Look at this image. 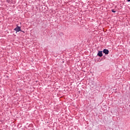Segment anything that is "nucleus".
Returning a JSON list of instances; mask_svg holds the SVG:
<instances>
[{
	"mask_svg": "<svg viewBox=\"0 0 130 130\" xmlns=\"http://www.w3.org/2000/svg\"><path fill=\"white\" fill-rule=\"evenodd\" d=\"M14 31H16V32H20V31H21V27L17 25V27L14 28Z\"/></svg>",
	"mask_w": 130,
	"mask_h": 130,
	"instance_id": "obj_1",
	"label": "nucleus"
},
{
	"mask_svg": "<svg viewBox=\"0 0 130 130\" xmlns=\"http://www.w3.org/2000/svg\"><path fill=\"white\" fill-rule=\"evenodd\" d=\"M102 51H99L98 53V56H100V57H102L103 56V54L102 53Z\"/></svg>",
	"mask_w": 130,
	"mask_h": 130,
	"instance_id": "obj_2",
	"label": "nucleus"
},
{
	"mask_svg": "<svg viewBox=\"0 0 130 130\" xmlns=\"http://www.w3.org/2000/svg\"><path fill=\"white\" fill-rule=\"evenodd\" d=\"M103 53H105V54L107 55L108 53H109V50L107 49H104L103 51Z\"/></svg>",
	"mask_w": 130,
	"mask_h": 130,
	"instance_id": "obj_3",
	"label": "nucleus"
},
{
	"mask_svg": "<svg viewBox=\"0 0 130 130\" xmlns=\"http://www.w3.org/2000/svg\"><path fill=\"white\" fill-rule=\"evenodd\" d=\"M7 3H8V4H11V3H12V1H11V0H7Z\"/></svg>",
	"mask_w": 130,
	"mask_h": 130,
	"instance_id": "obj_4",
	"label": "nucleus"
},
{
	"mask_svg": "<svg viewBox=\"0 0 130 130\" xmlns=\"http://www.w3.org/2000/svg\"><path fill=\"white\" fill-rule=\"evenodd\" d=\"M111 12H112V13H116V11L114 10V9H112Z\"/></svg>",
	"mask_w": 130,
	"mask_h": 130,
	"instance_id": "obj_5",
	"label": "nucleus"
},
{
	"mask_svg": "<svg viewBox=\"0 0 130 130\" xmlns=\"http://www.w3.org/2000/svg\"><path fill=\"white\" fill-rule=\"evenodd\" d=\"M60 35H63V33L61 32V33L60 34Z\"/></svg>",
	"mask_w": 130,
	"mask_h": 130,
	"instance_id": "obj_6",
	"label": "nucleus"
},
{
	"mask_svg": "<svg viewBox=\"0 0 130 130\" xmlns=\"http://www.w3.org/2000/svg\"><path fill=\"white\" fill-rule=\"evenodd\" d=\"M127 2H129L130 0H127Z\"/></svg>",
	"mask_w": 130,
	"mask_h": 130,
	"instance_id": "obj_7",
	"label": "nucleus"
},
{
	"mask_svg": "<svg viewBox=\"0 0 130 130\" xmlns=\"http://www.w3.org/2000/svg\"><path fill=\"white\" fill-rule=\"evenodd\" d=\"M22 32H23V33H24V31H22Z\"/></svg>",
	"mask_w": 130,
	"mask_h": 130,
	"instance_id": "obj_8",
	"label": "nucleus"
}]
</instances>
